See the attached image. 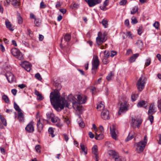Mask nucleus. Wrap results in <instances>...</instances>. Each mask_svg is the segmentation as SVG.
I'll use <instances>...</instances> for the list:
<instances>
[{
    "instance_id": "6e6552de",
    "label": "nucleus",
    "mask_w": 161,
    "mask_h": 161,
    "mask_svg": "<svg viewBox=\"0 0 161 161\" xmlns=\"http://www.w3.org/2000/svg\"><path fill=\"white\" fill-rule=\"evenodd\" d=\"M110 134L112 138L115 140L116 139L117 133V130L116 129V127L115 125H113L112 127H110Z\"/></svg>"
},
{
    "instance_id": "393cba45",
    "label": "nucleus",
    "mask_w": 161,
    "mask_h": 161,
    "mask_svg": "<svg viewBox=\"0 0 161 161\" xmlns=\"http://www.w3.org/2000/svg\"><path fill=\"white\" fill-rule=\"evenodd\" d=\"M114 76V73L111 72L107 76L106 79L108 81H110L112 80Z\"/></svg>"
},
{
    "instance_id": "37998d69",
    "label": "nucleus",
    "mask_w": 161,
    "mask_h": 161,
    "mask_svg": "<svg viewBox=\"0 0 161 161\" xmlns=\"http://www.w3.org/2000/svg\"><path fill=\"white\" fill-rule=\"evenodd\" d=\"M35 77L38 80H41L42 79V78L40 75V74L39 73H37L35 75Z\"/></svg>"
},
{
    "instance_id": "09e8293b",
    "label": "nucleus",
    "mask_w": 161,
    "mask_h": 161,
    "mask_svg": "<svg viewBox=\"0 0 161 161\" xmlns=\"http://www.w3.org/2000/svg\"><path fill=\"white\" fill-rule=\"evenodd\" d=\"M127 3L126 0H122L119 2V4L121 6H124Z\"/></svg>"
},
{
    "instance_id": "5fc2aeb1",
    "label": "nucleus",
    "mask_w": 161,
    "mask_h": 161,
    "mask_svg": "<svg viewBox=\"0 0 161 161\" xmlns=\"http://www.w3.org/2000/svg\"><path fill=\"white\" fill-rule=\"evenodd\" d=\"M137 96V95H136L134 94H132L131 96L132 101L133 102L135 101L136 100Z\"/></svg>"
},
{
    "instance_id": "aec40b11",
    "label": "nucleus",
    "mask_w": 161,
    "mask_h": 161,
    "mask_svg": "<svg viewBox=\"0 0 161 161\" xmlns=\"http://www.w3.org/2000/svg\"><path fill=\"white\" fill-rule=\"evenodd\" d=\"M18 119L20 122L24 121V116L23 113L21 112H18Z\"/></svg>"
},
{
    "instance_id": "bf43d9fd",
    "label": "nucleus",
    "mask_w": 161,
    "mask_h": 161,
    "mask_svg": "<svg viewBox=\"0 0 161 161\" xmlns=\"http://www.w3.org/2000/svg\"><path fill=\"white\" fill-rule=\"evenodd\" d=\"M64 121L68 125L70 124V121L67 118H65L64 119Z\"/></svg>"
},
{
    "instance_id": "79ce46f5",
    "label": "nucleus",
    "mask_w": 161,
    "mask_h": 161,
    "mask_svg": "<svg viewBox=\"0 0 161 161\" xmlns=\"http://www.w3.org/2000/svg\"><path fill=\"white\" fill-rule=\"evenodd\" d=\"M138 22L137 19L134 16L132 17L131 18V23L132 24L134 25L136 24Z\"/></svg>"
},
{
    "instance_id": "680f3d73",
    "label": "nucleus",
    "mask_w": 161,
    "mask_h": 161,
    "mask_svg": "<svg viewBox=\"0 0 161 161\" xmlns=\"http://www.w3.org/2000/svg\"><path fill=\"white\" fill-rule=\"evenodd\" d=\"M158 107L159 109H161V99L158 101Z\"/></svg>"
},
{
    "instance_id": "4c0bfd02",
    "label": "nucleus",
    "mask_w": 161,
    "mask_h": 161,
    "mask_svg": "<svg viewBox=\"0 0 161 161\" xmlns=\"http://www.w3.org/2000/svg\"><path fill=\"white\" fill-rule=\"evenodd\" d=\"M138 7L137 6H135L133 8L130 12V13L132 14H134L138 11Z\"/></svg>"
},
{
    "instance_id": "de8ad7c7",
    "label": "nucleus",
    "mask_w": 161,
    "mask_h": 161,
    "mask_svg": "<svg viewBox=\"0 0 161 161\" xmlns=\"http://www.w3.org/2000/svg\"><path fill=\"white\" fill-rule=\"evenodd\" d=\"M153 114H148L149 116L148 117V119L150 121L151 124H152L153 122Z\"/></svg>"
},
{
    "instance_id": "f3484780",
    "label": "nucleus",
    "mask_w": 161,
    "mask_h": 161,
    "mask_svg": "<svg viewBox=\"0 0 161 161\" xmlns=\"http://www.w3.org/2000/svg\"><path fill=\"white\" fill-rule=\"evenodd\" d=\"M22 66L27 71L29 72L31 69V65L28 62H24L22 64Z\"/></svg>"
},
{
    "instance_id": "473e14b6",
    "label": "nucleus",
    "mask_w": 161,
    "mask_h": 161,
    "mask_svg": "<svg viewBox=\"0 0 161 161\" xmlns=\"http://www.w3.org/2000/svg\"><path fill=\"white\" fill-rule=\"evenodd\" d=\"M48 131L49 133L51 135L52 137H53L55 136L53 134L54 130L52 127H49L48 130Z\"/></svg>"
},
{
    "instance_id": "a878e982",
    "label": "nucleus",
    "mask_w": 161,
    "mask_h": 161,
    "mask_svg": "<svg viewBox=\"0 0 161 161\" xmlns=\"http://www.w3.org/2000/svg\"><path fill=\"white\" fill-rule=\"evenodd\" d=\"M64 40L67 42H68L70 41L71 39V35L69 34H66L64 37Z\"/></svg>"
},
{
    "instance_id": "0e129e2a",
    "label": "nucleus",
    "mask_w": 161,
    "mask_h": 161,
    "mask_svg": "<svg viewBox=\"0 0 161 161\" xmlns=\"http://www.w3.org/2000/svg\"><path fill=\"white\" fill-rule=\"evenodd\" d=\"M59 11L63 14H65L66 12V10L65 8L60 9Z\"/></svg>"
},
{
    "instance_id": "603ef678",
    "label": "nucleus",
    "mask_w": 161,
    "mask_h": 161,
    "mask_svg": "<svg viewBox=\"0 0 161 161\" xmlns=\"http://www.w3.org/2000/svg\"><path fill=\"white\" fill-rule=\"evenodd\" d=\"M47 118L51 119L54 116L53 114L51 113H47L46 114Z\"/></svg>"
},
{
    "instance_id": "69168bd1",
    "label": "nucleus",
    "mask_w": 161,
    "mask_h": 161,
    "mask_svg": "<svg viewBox=\"0 0 161 161\" xmlns=\"http://www.w3.org/2000/svg\"><path fill=\"white\" fill-rule=\"evenodd\" d=\"M11 92L14 96H15L17 92V90L15 89H13L11 90Z\"/></svg>"
},
{
    "instance_id": "c85d7f7f",
    "label": "nucleus",
    "mask_w": 161,
    "mask_h": 161,
    "mask_svg": "<svg viewBox=\"0 0 161 161\" xmlns=\"http://www.w3.org/2000/svg\"><path fill=\"white\" fill-rule=\"evenodd\" d=\"M136 44L139 48H142L143 46V42L141 40H138Z\"/></svg>"
},
{
    "instance_id": "4d7b16f0",
    "label": "nucleus",
    "mask_w": 161,
    "mask_h": 161,
    "mask_svg": "<svg viewBox=\"0 0 161 161\" xmlns=\"http://www.w3.org/2000/svg\"><path fill=\"white\" fill-rule=\"evenodd\" d=\"M151 59L150 58H148L147 60V61L145 63V65L147 66H149L151 63Z\"/></svg>"
},
{
    "instance_id": "412c9836",
    "label": "nucleus",
    "mask_w": 161,
    "mask_h": 161,
    "mask_svg": "<svg viewBox=\"0 0 161 161\" xmlns=\"http://www.w3.org/2000/svg\"><path fill=\"white\" fill-rule=\"evenodd\" d=\"M5 25L6 27L9 30L11 31H14L13 27H12V24L8 20H7L5 21Z\"/></svg>"
},
{
    "instance_id": "9d476101",
    "label": "nucleus",
    "mask_w": 161,
    "mask_h": 161,
    "mask_svg": "<svg viewBox=\"0 0 161 161\" xmlns=\"http://www.w3.org/2000/svg\"><path fill=\"white\" fill-rule=\"evenodd\" d=\"M34 123L33 121L30 122L25 128L26 130L29 133H32L34 130Z\"/></svg>"
},
{
    "instance_id": "0eeeda50",
    "label": "nucleus",
    "mask_w": 161,
    "mask_h": 161,
    "mask_svg": "<svg viewBox=\"0 0 161 161\" xmlns=\"http://www.w3.org/2000/svg\"><path fill=\"white\" fill-rule=\"evenodd\" d=\"M109 154L113 156V158L115 161H121L118 153L115 151L111 150L109 151Z\"/></svg>"
},
{
    "instance_id": "e2e57ef3",
    "label": "nucleus",
    "mask_w": 161,
    "mask_h": 161,
    "mask_svg": "<svg viewBox=\"0 0 161 161\" xmlns=\"http://www.w3.org/2000/svg\"><path fill=\"white\" fill-rule=\"evenodd\" d=\"M125 25L127 27L129 25V21L128 19H127L125 20L124 22Z\"/></svg>"
},
{
    "instance_id": "bb28decb",
    "label": "nucleus",
    "mask_w": 161,
    "mask_h": 161,
    "mask_svg": "<svg viewBox=\"0 0 161 161\" xmlns=\"http://www.w3.org/2000/svg\"><path fill=\"white\" fill-rule=\"evenodd\" d=\"M103 135L102 134H97L96 133L95 138L97 140H100L103 138Z\"/></svg>"
},
{
    "instance_id": "8fccbe9b",
    "label": "nucleus",
    "mask_w": 161,
    "mask_h": 161,
    "mask_svg": "<svg viewBox=\"0 0 161 161\" xmlns=\"http://www.w3.org/2000/svg\"><path fill=\"white\" fill-rule=\"evenodd\" d=\"M27 34L28 35L31 37H33V35L32 32L29 29L27 30Z\"/></svg>"
},
{
    "instance_id": "a18cd8bd",
    "label": "nucleus",
    "mask_w": 161,
    "mask_h": 161,
    "mask_svg": "<svg viewBox=\"0 0 161 161\" xmlns=\"http://www.w3.org/2000/svg\"><path fill=\"white\" fill-rule=\"evenodd\" d=\"M104 58H108V57L110 56V52L106 50L104 51Z\"/></svg>"
},
{
    "instance_id": "9b49d317",
    "label": "nucleus",
    "mask_w": 161,
    "mask_h": 161,
    "mask_svg": "<svg viewBox=\"0 0 161 161\" xmlns=\"http://www.w3.org/2000/svg\"><path fill=\"white\" fill-rule=\"evenodd\" d=\"M87 97L84 96L82 97L80 95H77V100L78 104H83L85 103L87 100Z\"/></svg>"
},
{
    "instance_id": "49530a36",
    "label": "nucleus",
    "mask_w": 161,
    "mask_h": 161,
    "mask_svg": "<svg viewBox=\"0 0 161 161\" xmlns=\"http://www.w3.org/2000/svg\"><path fill=\"white\" fill-rule=\"evenodd\" d=\"M159 23L158 21H155L153 24V26L156 29L158 30L159 29Z\"/></svg>"
},
{
    "instance_id": "4468645a",
    "label": "nucleus",
    "mask_w": 161,
    "mask_h": 161,
    "mask_svg": "<svg viewBox=\"0 0 161 161\" xmlns=\"http://www.w3.org/2000/svg\"><path fill=\"white\" fill-rule=\"evenodd\" d=\"M101 116L102 118L104 120L109 119V116L108 110L107 109H103L102 112Z\"/></svg>"
},
{
    "instance_id": "c9c22d12",
    "label": "nucleus",
    "mask_w": 161,
    "mask_h": 161,
    "mask_svg": "<svg viewBox=\"0 0 161 161\" xmlns=\"http://www.w3.org/2000/svg\"><path fill=\"white\" fill-rule=\"evenodd\" d=\"M37 96L38 97L37 99L38 100H42L43 99L42 97L41 94H40L39 92L38 91H36L35 92Z\"/></svg>"
},
{
    "instance_id": "39448f33",
    "label": "nucleus",
    "mask_w": 161,
    "mask_h": 161,
    "mask_svg": "<svg viewBox=\"0 0 161 161\" xmlns=\"http://www.w3.org/2000/svg\"><path fill=\"white\" fill-rule=\"evenodd\" d=\"M142 119L140 118H133L131 119V125L134 128H139L142 123Z\"/></svg>"
},
{
    "instance_id": "7ed1b4c3",
    "label": "nucleus",
    "mask_w": 161,
    "mask_h": 161,
    "mask_svg": "<svg viewBox=\"0 0 161 161\" xmlns=\"http://www.w3.org/2000/svg\"><path fill=\"white\" fill-rule=\"evenodd\" d=\"M146 80V78L142 75L138 80L136 84L137 87L139 91L141 92L144 89Z\"/></svg>"
},
{
    "instance_id": "c756f323",
    "label": "nucleus",
    "mask_w": 161,
    "mask_h": 161,
    "mask_svg": "<svg viewBox=\"0 0 161 161\" xmlns=\"http://www.w3.org/2000/svg\"><path fill=\"white\" fill-rule=\"evenodd\" d=\"M14 106L15 109L18 112H21V109L20 108L19 106L17 103L14 102Z\"/></svg>"
},
{
    "instance_id": "f257e3e1",
    "label": "nucleus",
    "mask_w": 161,
    "mask_h": 161,
    "mask_svg": "<svg viewBox=\"0 0 161 161\" xmlns=\"http://www.w3.org/2000/svg\"><path fill=\"white\" fill-rule=\"evenodd\" d=\"M50 100L52 105L58 111H60L64 107H68L69 103L64 98H60L59 93L58 91L52 92L50 95Z\"/></svg>"
},
{
    "instance_id": "2eb2a0df",
    "label": "nucleus",
    "mask_w": 161,
    "mask_h": 161,
    "mask_svg": "<svg viewBox=\"0 0 161 161\" xmlns=\"http://www.w3.org/2000/svg\"><path fill=\"white\" fill-rule=\"evenodd\" d=\"M5 75L8 81L10 83L12 82L14 80V76L13 74L10 72H7Z\"/></svg>"
},
{
    "instance_id": "3c124183",
    "label": "nucleus",
    "mask_w": 161,
    "mask_h": 161,
    "mask_svg": "<svg viewBox=\"0 0 161 161\" xmlns=\"http://www.w3.org/2000/svg\"><path fill=\"white\" fill-rule=\"evenodd\" d=\"M137 31L138 35H141L143 31L142 27V26H140L138 29Z\"/></svg>"
},
{
    "instance_id": "052dcab7",
    "label": "nucleus",
    "mask_w": 161,
    "mask_h": 161,
    "mask_svg": "<svg viewBox=\"0 0 161 161\" xmlns=\"http://www.w3.org/2000/svg\"><path fill=\"white\" fill-rule=\"evenodd\" d=\"M63 136H64V140L66 142H67L69 139V137H68V135L67 134H64L63 135Z\"/></svg>"
},
{
    "instance_id": "6e6d98bb",
    "label": "nucleus",
    "mask_w": 161,
    "mask_h": 161,
    "mask_svg": "<svg viewBox=\"0 0 161 161\" xmlns=\"http://www.w3.org/2000/svg\"><path fill=\"white\" fill-rule=\"evenodd\" d=\"M46 5L44 4L43 1L41 2L40 4V7L41 8H44L46 7Z\"/></svg>"
},
{
    "instance_id": "72a5a7b5",
    "label": "nucleus",
    "mask_w": 161,
    "mask_h": 161,
    "mask_svg": "<svg viewBox=\"0 0 161 161\" xmlns=\"http://www.w3.org/2000/svg\"><path fill=\"white\" fill-rule=\"evenodd\" d=\"M0 118L2 122V123L3 124V125L4 126H7V122H6V120L1 115H0Z\"/></svg>"
},
{
    "instance_id": "864d4df0",
    "label": "nucleus",
    "mask_w": 161,
    "mask_h": 161,
    "mask_svg": "<svg viewBox=\"0 0 161 161\" xmlns=\"http://www.w3.org/2000/svg\"><path fill=\"white\" fill-rule=\"evenodd\" d=\"M40 146L39 145H37L35 147V149L36 150V151L38 153H41V150H40Z\"/></svg>"
},
{
    "instance_id": "5701e85b",
    "label": "nucleus",
    "mask_w": 161,
    "mask_h": 161,
    "mask_svg": "<svg viewBox=\"0 0 161 161\" xmlns=\"http://www.w3.org/2000/svg\"><path fill=\"white\" fill-rule=\"evenodd\" d=\"M138 53L134 54L129 59V61L130 63H132L134 62L136 58L139 56Z\"/></svg>"
},
{
    "instance_id": "dca6fc26",
    "label": "nucleus",
    "mask_w": 161,
    "mask_h": 161,
    "mask_svg": "<svg viewBox=\"0 0 161 161\" xmlns=\"http://www.w3.org/2000/svg\"><path fill=\"white\" fill-rule=\"evenodd\" d=\"M101 0H88L87 2L90 7H92L96 4L100 3Z\"/></svg>"
},
{
    "instance_id": "a211bd4d",
    "label": "nucleus",
    "mask_w": 161,
    "mask_h": 161,
    "mask_svg": "<svg viewBox=\"0 0 161 161\" xmlns=\"http://www.w3.org/2000/svg\"><path fill=\"white\" fill-rule=\"evenodd\" d=\"M155 112L154 104V103H152L150 106L148 111V114H153Z\"/></svg>"
},
{
    "instance_id": "ddd939ff",
    "label": "nucleus",
    "mask_w": 161,
    "mask_h": 161,
    "mask_svg": "<svg viewBox=\"0 0 161 161\" xmlns=\"http://www.w3.org/2000/svg\"><path fill=\"white\" fill-rule=\"evenodd\" d=\"M92 67H93V68L98 69L99 64V61L97 56H96L93 58L92 62Z\"/></svg>"
},
{
    "instance_id": "f704fd0d",
    "label": "nucleus",
    "mask_w": 161,
    "mask_h": 161,
    "mask_svg": "<svg viewBox=\"0 0 161 161\" xmlns=\"http://www.w3.org/2000/svg\"><path fill=\"white\" fill-rule=\"evenodd\" d=\"M108 21L107 20L105 19H103L102 21L101 22V23L104 26L105 28H106L108 27Z\"/></svg>"
},
{
    "instance_id": "4be33fe9",
    "label": "nucleus",
    "mask_w": 161,
    "mask_h": 161,
    "mask_svg": "<svg viewBox=\"0 0 161 161\" xmlns=\"http://www.w3.org/2000/svg\"><path fill=\"white\" fill-rule=\"evenodd\" d=\"M37 125L38 131L40 132H41L43 129V126L42 124L40 122V119L37 121Z\"/></svg>"
},
{
    "instance_id": "ea45409f",
    "label": "nucleus",
    "mask_w": 161,
    "mask_h": 161,
    "mask_svg": "<svg viewBox=\"0 0 161 161\" xmlns=\"http://www.w3.org/2000/svg\"><path fill=\"white\" fill-rule=\"evenodd\" d=\"M133 137L134 136L132 134L130 133L127 137V138L125 139V141L126 142L132 139Z\"/></svg>"
},
{
    "instance_id": "20e7f679",
    "label": "nucleus",
    "mask_w": 161,
    "mask_h": 161,
    "mask_svg": "<svg viewBox=\"0 0 161 161\" xmlns=\"http://www.w3.org/2000/svg\"><path fill=\"white\" fill-rule=\"evenodd\" d=\"M106 36L107 34L105 32L102 34L101 32H99L98 34V36L96 39L97 45H100L105 42L107 40Z\"/></svg>"
},
{
    "instance_id": "58836bf2",
    "label": "nucleus",
    "mask_w": 161,
    "mask_h": 161,
    "mask_svg": "<svg viewBox=\"0 0 161 161\" xmlns=\"http://www.w3.org/2000/svg\"><path fill=\"white\" fill-rule=\"evenodd\" d=\"M146 104V102L144 101H142L139 102L137 104V106L138 107H142Z\"/></svg>"
},
{
    "instance_id": "423d86ee",
    "label": "nucleus",
    "mask_w": 161,
    "mask_h": 161,
    "mask_svg": "<svg viewBox=\"0 0 161 161\" xmlns=\"http://www.w3.org/2000/svg\"><path fill=\"white\" fill-rule=\"evenodd\" d=\"M12 55L19 60L23 59V55L20 51L16 48H12L11 50Z\"/></svg>"
},
{
    "instance_id": "774afa93",
    "label": "nucleus",
    "mask_w": 161,
    "mask_h": 161,
    "mask_svg": "<svg viewBox=\"0 0 161 161\" xmlns=\"http://www.w3.org/2000/svg\"><path fill=\"white\" fill-rule=\"evenodd\" d=\"M0 49L2 52H4L5 51L4 47L2 44H0Z\"/></svg>"
},
{
    "instance_id": "b1692460",
    "label": "nucleus",
    "mask_w": 161,
    "mask_h": 161,
    "mask_svg": "<svg viewBox=\"0 0 161 161\" xmlns=\"http://www.w3.org/2000/svg\"><path fill=\"white\" fill-rule=\"evenodd\" d=\"M12 4L15 8L19 7L20 3L17 0H13L12 2Z\"/></svg>"
},
{
    "instance_id": "e433bc0d",
    "label": "nucleus",
    "mask_w": 161,
    "mask_h": 161,
    "mask_svg": "<svg viewBox=\"0 0 161 161\" xmlns=\"http://www.w3.org/2000/svg\"><path fill=\"white\" fill-rule=\"evenodd\" d=\"M104 107V105L102 103H100L99 104H98L97 107V108L100 110L101 109H103Z\"/></svg>"
},
{
    "instance_id": "338daca9",
    "label": "nucleus",
    "mask_w": 161,
    "mask_h": 161,
    "mask_svg": "<svg viewBox=\"0 0 161 161\" xmlns=\"http://www.w3.org/2000/svg\"><path fill=\"white\" fill-rule=\"evenodd\" d=\"M80 126L82 128H83L85 126V124L83 122H81L79 123Z\"/></svg>"
},
{
    "instance_id": "6ab92c4d",
    "label": "nucleus",
    "mask_w": 161,
    "mask_h": 161,
    "mask_svg": "<svg viewBox=\"0 0 161 161\" xmlns=\"http://www.w3.org/2000/svg\"><path fill=\"white\" fill-rule=\"evenodd\" d=\"M92 152L93 154L95 155V158L96 159L98 157L97 147L95 145L92 148Z\"/></svg>"
},
{
    "instance_id": "2f4dec72",
    "label": "nucleus",
    "mask_w": 161,
    "mask_h": 161,
    "mask_svg": "<svg viewBox=\"0 0 161 161\" xmlns=\"http://www.w3.org/2000/svg\"><path fill=\"white\" fill-rule=\"evenodd\" d=\"M17 19L18 21V23L19 24H22L23 23V19L20 16V14L18 13L17 14Z\"/></svg>"
},
{
    "instance_id": "f03ea898",
    "label": "nucleus",
    "mask_w": 161,
    "mask_h": 161,
    "mask_svg": "<svg viewBox=\"0 0 161 161\" xmlns=\"http://www.w3.org/2000/svg\"><path fill=\"white\" fill-rule=\"evenodd\" d=\"M147 141V136L145 135L144 137V141H141L137 143L136 149L137 153H140L143 151Z\"/></svg>"
},
{
    "instance_id": "1a4fd4ad",
    "label": "nucleus",
    "mask_w": 161,
    "mask_h": 161,
    "mask_svg": "<svg viewBox=\"0 0 161 161\" xmlns=\"http://www.w3.org/2000/svg\"><path fill=\"white\" fill-rule=\"evenodd\" d=\"M72 103L74 108L80 113H81L83 108L82 106L78 104L77 102L75 101H73Z\"/></svg>"
},
{
    "instance_id": "cd10ccee",
    "label": "nucleus",
    "mask_w": 161,
    "mask_h": 161,
    "mask_svg": "<svg viewBox=\"0 0 161 161\" xmlns=\"http://www.w3.org/2000/svg\"><path fill=\"white\" fill-rule=\"evenodd\" d=\"M80 147L82 151L84 153V154L86 155L87 154V150L86 147H85V146L82 143H81L80 144Z\"/></svg>"
},
{
    "instance_id": "a19ab883",
    "label": "nucleus",
    "mask_w": 161,
    "mask_h": 161,
    "mask_svg": "<svg viewBox=\"0 0 161 161\" xmlns=\"http://www.w3.org/2000/svg\"><path fill=\"white\" fill-rule=\"evenodd\" d=\"M59 119L58 117L53 116L51 119V121L53 123H55L58 122Z\"/></svg>"
},
{
    "instance_id": "7c9ffc66",
    "label": "nucleus",
    "mask_w": 161,
    "mask_h": 161,
    "mask_svg": "<svg viewBox=\"0 0 161 161\" xmlns=\"http://www.w3.org/2000/svg\"><path fill=\"white\" fill-rule=\"evenodd\" d=\"M2 98L6 103H9V100L8 97L7 95H3L2 96Z\"/></svg>"
},
{
    "instance_id": "c03bdc74",
    "label": "nucleus",
    "mask_w": 161,
    "mask_h": 161,
    "mask_svg": "<svg viewBox=\"0 0 161 161\" xmlns=\"http://www.w3.org/2000/svg\"><path fill=\"white\" fill-rule=\"evenodd\" d=\"M102 61L103 64H107L110 61L108 59V58H104L103 59Z\"/></svg>"
},
{
    "instance_id": "f8f14e48",
    "label": "nucleus",
    "mask_w": 161,
    "mask_h": 161,
    "mask_svg": "<svg viewBox=\"0 0 161 161\" xmlns=\"http://www.w3.org/2000/svg\"><path fill=\"white\" fill-rule=\"evenodd\" d=\"M126 104L127 102H125L124 103H121L120 109L118 113V115H120L121 114V112H123L124 111H126L128 109Z\"/></svg>"
},
{
    "instance_id": "13d9d810",
    "label": "nucleus",
    "mask_w": 161,
    "mask_h": 161,
    "mask_svg": "<svg viewBox=\"0 0 161 161\" xmlns=\"http://www.w3.org/2000/svg\"><path fill=\"white\" fill-rule=\"evenodd\" d=\"M117 54V53L116 51H111L110 53V56L111 57H113L114 56L116 55Z\"/></svg>"
}]
</instances>
